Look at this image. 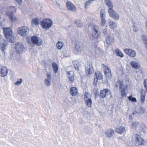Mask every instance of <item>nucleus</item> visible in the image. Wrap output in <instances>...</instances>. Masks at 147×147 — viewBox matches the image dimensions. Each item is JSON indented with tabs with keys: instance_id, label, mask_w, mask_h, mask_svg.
I'll use <instances>...</instances> for the list:
<instances>
[{
	"instance_id": "obj_1",
	"label": "nucleus",
	"mask_w": 147,
	"mask_h": 147,
	"mask_svg": "<svg viewBox=\"0 0 147 147\" xmlns=\"http://www.w3.org/2000/svg\"><path fill=\"white\" fill-rule=\"evenodd\" d=\"M105 3L106 5L109 8L108 12L110 17L115 20H119V14L113 9V5L110 0H105Z\"/></svg>"
},
{
	"instance_id": "obj_2",
	"label": "nucleus",
	"mask_w": 147,
	"mask_h": 147,
	"mask_svg": "<svg viewBox=\"0 0 147 147\" xmlns=\"http://www.w3.org/2000/svg\"><path fill=\"white\" fill-rule=\"evenodd\" d=\"M3 32L4 37L7 41L11 42L14 41L15 37L13 36V31L10 28H3Z\"/></svg>"
},
{
	"instance_id": "obj_3",
	"label": "nucleus",
	"mask_w": 147,
	"mask_h": 147,
	"mask_svg": "<svg viewBox=\"0 0 147 147\" xmlns=\"http://www.w3.org/2000/svg\"><path fill=\"white\" fill-rule=\"evenodd\" d=\"M118 82L119 83V89L121 90L120 92L121 97H126L127 95V92L128 89V85L126 84L124 85L123 82L122 80L118 81Z\"/></svg>"
},
{
	"instance_id": "obj_4",
	"label": "nucleus",
	"mask_w": 147,
	"mask_h": 147,
	"mask_svg": "<svg viewBox=\"0 0 147 147\" xmlns=\"http://www.w3.org/2000/svg\"><path fill=\"white\" fill-rule=\"evenodd\" d=\"M41 27L44 29H48L51 27L53 25L52 20L49 18L44 19L41 22Z\"/></svg>"
},
{
	"instance_id": "obj_5",
	"label": "nucleus",
	"mask_w": 147,
	"mask_h": 147,
	"mask_svg": "<svg viewBox=\"0 0 147 147\" xmlns=\"http://www.w3.org/2000/svg\"><path fill=\"white\" fill-rule=\"evenodd\" d=\"M29 32V29L26 26H22L19 28L17 30L18 34L23 36H25L27 35Z\"/></svg>"
},
{
	"instance_id": "obj_6",
	"label": "nucleus",
	"mask_w": 147,
	"mask_h": 147,
	"mask_svg": "<svg viewBox=\"0 0 147 147\" xmlns=\"http://www.w3.org/2000/svg\"><path fill=\"white\" fill-rule=\"evenodd\" d=\"M94 84L96 86L99 80H102L103 75L100 71H97L95 73L94 76Z\"/></svg>"
},
{
	"instance_id": "obj_7",
	"label": "nucleus",
	"mask_w": 147,
	"mask_h": 147,
	"mask_svg": "<svg viewBox=\"0 0 147 147\" xmlns=\"http://www.w3.org/2000/svg\"><path fill=\"white\" fill-rule=\"evenodd\" d=\"M84 98L86 105L89 107H91L92 101L91 100L90 94L88 92H85Z\"/></svg>"
},
{
	"instance_id": "obj_8",
	"label": "nucleus",
	"mask_w": 147,
	"mask_h": 147,
	"mask_svg": "<svg viewBox=\"0 0 147 147\" xmlns=\"http://www.w3.org/2000/svg\"><path fill=\"white\" fill-rule=\"evenodd\" d=\"M135 139L136 144L138 146H143L145 145L146 142L144 139L138 134L135 135Z\"/></svg>"
},
{
	"instance_id": "obj_9",
	"label": "nucleus",
	"mask_w": 147,
	"mask_h": 147,
	"mask_svg": "<svg viewBox=\"0 0 147 147\" xmlns=\"http://www.w3.org/2000/svg\"><path fill=\"white\" fill-rule=\"evenodd\" d=\"M104 68V74L107 80H109L112 77L110 68L107 65H103Z\"/></svg>"
},
{
	"instance_id": "obj_10",
	"label": "nucleus",
	"mask_w": 147,
	"mask_h": 147,
	"mask_svg": "<svg viewBox=\"0 0 147 147\" xmlns=\"http://www.w3.org/2000/svg\"><path fill=\"white\" fill-rule=\"evenodd\" d=\"M31 41L33 43L38 46L41 45L43 42L42 39L36 36H33L31 37Z\"/></svg>"
},
{
	"instance_id": "obj_11",
	"label": "nucleus",
	"mask_w": 147,
	"mask_h": 147,
	"mask_svg": "<svg viewBox=\"0 0 147 147\" xmlns=\"http://www.w3.org/2000/svg\"><path fill=\"white\" fill-rule=\"evenodd\" d=\"M92 63H89L85 67V71L86 75L90 76L91 75L94 71Z\"/></svg>"
},
{
	"instance_id": "obj_12",
	"label": "nucleus",
	"mask_w": 147,
	"mask_h": 147,
	"mask_svg": "<svg viewBox=\"0 0 147 147\" xmlns=\"http://www.w3.org/2000/svg\"><path fill=\"white\" fill-rule=\"evenodd\" d=\"M100 16L101 18V25L102 26H104L105 25L106 20L105 19V11L104 9L100 10Z\"/></svg>"
},
{
	"instance_id": "obj_13",
	"label": "nucleus",
	"mask_w": 147,
	"mask_h": 147,
	"mask_svg": "<svg viewBox=\"0 0 147 147\" xmlns=\"http://www.w3.org/2000/svg\"><path fill=\"white\" fill-rule=\"evenodd\" d=\"M98 27L96 25L93 26L92 30V36L94 38H98L99 36L98 34Z\"/></svg>"
},
{
	"instance_id": "obj_14",
	"label": "nucleus",
	"mask_w": 147,
	"mask_h": 147,
	"mask_svg": "<svg viewBox=\"0 0 147 147\" xmlns=\"http://www.w3.org/2000/svg\"><path fill=\"white\" fill-rule=\"evenodd\" d=\"M110 90L109 89L105 88L100 91L99 95L102 98H106L107 96L110 94Z\"/></svg>"
},
{
	"instance_id": "obj_15",
	"label": "nucleus",
	"mask_w": 147,
	"mask_h": 147,
	"mask_svg": "<svg viewBox=\"0 0 147 147\" xmlns=\"http://www.w3.org/2000/svg\"><path fill=\"white\" fill-rule=\"evenodd\" d=\"M125 53L129 56L135 57L136 55V52L133 50L130 49H125L124 50Z\"/></svg>"
},
{
	"instance_id": "obj_16",
	"label": "nucleus",
	"mask_w": 147,
	"mask_h": 147,
	"mask_svg": "<svg viewBox=\"0 0 147 147\" xmlns=\"http://www.w3.org/2000/svg\"><path fill=\"white\" fill-rule=\"evenodd\" d=\"M15 49L18 53H20L23 51L24 47L22 43H17L15 44Z\"/></svg>"
},
{
	"instance_id": "obj_17",
	"label": "nucleus",
	"mask_w": 147,
	"mask_h": 147,
	"mask_svg": "<svg viewBox=\"0 0 147 147\" xmlns=\"http://www.w3.org/2000/svg\"><path fill=\"white\" fill-rule=\"evenodd\" d=\"M66 5L67 9L71 11H75L76 8L74 5L71 2L69 1L67 2Z\"/></svg>"
},
{
	"instance_id": "obj_18",
	"label": "nucleus",
	"mask_w": 147,
	"mask_h": 147,
	"mask_svg": "<svg viewBox=\"0 0 147 147\" xmlns=\"http://www.w3.org/2000/svg\"><path fill=\"white\" fill-rule=\"evenodd\" d=\"M9 70L6 67L3 66L1 68V75L2 77H5L7 76Z\"/></svg>"
},
{
	"instance_id": "obj_19",
	"label": "nucleus",
	"mask_w": 147,
	"mask_h": 147,
	"mask_svg": "<svg viewBox=\"0 0 147 147\" xmlns=\"http://www.w3.org/2000/svg\"><path fill=\"white\" fill-rule=\"evenodd\" d=\"M71 95L72 96H76L78 95L79 93L76 87H72L70 89Z\"/></svg>"
},
{
	"instance_id": "obj_20",
	"label": "nucleus",
	"mask_w": 147,
	"mask_h": 147,
	"mask_svg": "<svg viewBox=\"0 0 147 147\" xmlns=\"http://www.w3.org/2000/svg\"><path fill=\"white\" fill-rule=\"evenodd\" d=\"M6 14L9 17V20L12 22H15L17 21V18L13 13H11L9 12H6Z\"/></svg>"
},
{
	"instance_id": "obj_21",
	"label": "nucleus",
	"mask_w": 147,
	"mask_h": 147,
	"mask_svg": "<svg viewBox=\"0 0 147 147\" xmlns=\"http://www.w3.org/2000/svg\"><path fill=\"white\" fill-rule=\"evenodd\" d=\"M68 77L70 81L73 82L74 81V73L73 71H71L67 72Z\"/></svg>"
},
{
	"instance_id": "obj_22",
	"label": "nucleus",
	"mask_w": 147,
	"mask_h": 147,
	"mask_svg": "<svg viewBox=\"0 0 147 147\" xmlns=\"http://www.w3.org/2000/svg\"><path fill=\"white\" fill-rule=\"evenodd\" d=\"M130 65L132 68L136 69H139L140 67V64L135 61H131L130 63Z\"/></svg>"
},
{
	"instance_id": "obj_23",
	"label": "nucleus",
	"mask_w": 147,
	"mask_h": 147,
	"mask_svg": "<svg viewBox=\"0 0 147 147\" xmlns=\"http://www.w3.org/2000/svg\"><path fill=\"white\" fill-rule=\"evenodd\" d=\"M114 132L113 130L111 129H108L105 132V135L107 137H110L112 136L114 134Z\"/></svg>"
},
{
	"instance_id": "obj_24",
	"label": "nucleus",
	"mask_w": 147,
	"mask_h": 147,
	"mask_svg": "<svg viewBox=\"0 0 147 147\" xmlns=\"http://www.w3.org/2000/svg\"><path fill=\"white\" fill-rule=\"evenodd\" d=\"M106 41L108 45H111L114 42V38L108 36L106 38Z\"/></svg>"
},
{
	"instance_id": "obj_25",
	"label": "nucleus",
	"mask_w": 147,
	"mask_h": 147,
	"mask_svg": "<svg viewBox=\"0 0 147 147\" xmlns=\"http://www.w3.org/2000/svg\"><path fill=\"white\" fill-rule=\"evenodd\" d=\"M125 127L121 126L119 127L116 128V131L120 134H121L125 131Z\"/></svg>"
},
{
	"instance_id": "obj_26",
	"label": "nucleus",
	"mask_w": 147,
	"mask_h": 147,
	"mask_svg": "<svg viewBox=\"0 0 147 147\" xmlns=\"http://www.w3.org/2000/svg\"><path fill=\"white\" fill-rule=\"evenodd\" d=\"M7 43L6 42L1 43L0 45V48L2 52L5 53L4 50L6 49Z\"/></svg>"
},
{
	"instance_id": "obj_27",
	"label": "nucleus",
	"mask_w": 147,
	"mask_h": 147,
	"mask_svg": "<svg viewBox=\"0 0 147 147\" xmlns=\"http://www.w3.org/2000/svg\"><path fill=\"white\" fill-rule=\"evenodd\" d=\"M52 65L55 73H56L58 72L59 68L57 64L54 62L52 63Z\"/></svg>"
},
{
	"instance_id": "obj_28",
	"label": "nucleus",
	"mask_w": 147,
	"mask_h": 147,
	"mask_svg": "<svg viewBox=\"0 0 147 147\" xmlns=\"http://www.w3.org/2000/svg\"><path fill=\"white\" fill-rule=\"evenodd\" d=\"M109 25L110 28L112 29H114L117 27V25L116 23L114 22L110 21L109 22Z\"/></svg>"
},
{
	"instance_id": "obj_29",
	"label": "nucleus",
	"mask_w": 147,
	"mask_h": 147,
	"mask_svg": "<svg viewBox=\"0 0 147 147\" xmlns=\"http://www.w3.org/2000/svg\"><path fill=\"white\" fill-rule=\"evenodd\" d=\"M9 11L7 12H9L11 13H14L16 11V9L14 7H11L9 8Z\"/></svg>"
},
{
	"instance_id": "obj_30",
	"label": "nucleus",
	"mask_w": 147,
	"mask_h": 147,
	"mask_svg": "<svg viewBox=\"0 0 147 147\" xmlns=\"http://www.w3.org/2000/svg\"><path fill=\"white\" fill-rule=\"evenodd\" d=\"M32 25L37 26L39 24V21L37 18H33L32 21Z\"/></svg>"
},
{
	"instance_id": "obj_31",
	"label": "nucleus",
	"mask_w": 147,
	"mask_h": 147,
	"mask_svg": "<svg viewBox=\"0 0 147 147\" xmlns=\"http://www.w3.org/2000/svg\"><path fill=\"white\" fill-rule=\"evenodd\" d=\"M75 47L76 50L77 51H81L82 50V47L80 46L78 42L75 44Z\"/></svg>"
},
{
	"instance_id": "obj_32",
	"label": "nucleus",
	"mask_w": 147,
	"mask_h": 147,
	"mask_svg": "<svg viewBox=\"0 0 147 147\" xmlns=\"http://www.w3.org/2000/svg\"><path fill=\"white\" fill-rule=\"evenodd\" d=\"M115 53L117 55L121 57H123L124 56L123 54L119 49L116 50Z\"/></svg>"
},
{
	"instance_id": "obj_33",
	"label": "nucleus",
	"mask_w": 147,
	"mask_h": 147,
	"mask_svg": "<svg viewBox=\"0 0 147 147\" xmlns=\"http://www.w3.org/2000/svg\"><path fill=\"white\" fill-rule=\"evenodd\" d=\"M143 91H141V102L142 103H143L145 101V96L146 94L144 93V94H143Z\"/></svg>"
},
{
	"instance_id": "obj_34",
	"label": "nucleus",
	"mask_w": 147,
	"mask_h": 147,
	"mask_svg": "<svg viewBox=\"0 0 147 147\" xmlns=\"http://www.w3.org/2000/svg\"><path fill=\"white\" fill-rule=\"evenodd\" d=\"M63 44L61 41H58L57 44V47L58 49H61L63 47Z\"/></svg>"
},
{
	"instance_id": "obj_35",
	"label": "nucleus",
	"mask_w": 147,
	"mask_h": 147,
	"mask_svg": "<svg viewBox=\"0 0 147 147\" xmlns=\"http://www.w3.org/2000/svg\"><path fill=\"white\" fill-rule=\"evenodd\" d=\"M128 98L129 101L133 102H136L137 100L136 98L132 96V95H130L128 97Z\"/></svg>"
},
{
	"instance_id": "obj_36",
	"label": "nucleus",
	"mask_w": 147,
	"mask_h": 147,
	"mask_svg": "<svg viewBox=\"0 0 147 147\" xmlns=\"http://www.w3.org/2000/svg\"><path fill=\"white\" fill-rule=\"evenodd\" d=\"M76 23L78 27H82L83 26L81 21L80 20H76Z\"/></svg>"
},
{
	"instance_id": "obj_37",
	"label": "nucleus",
	"mask_w": 147,
	"mask_h": 147,
	"mask_svg": "<svg viewBox=\"0 0 147 147\" xmlns=\"http://www.w3.org/2000/svg\"><path fill=\"white\" fill-rule=\"evenodd\" d=\"M91 1L90 0H88L85 3V7L86 9L88 6L90 5L91 3Z\"/></svg>"
},
{
	"instance_id": "obj_38",
	"label": "nucleus",
	"mask_w": 147,
	"mask_h": 147,
	"mask_svg": "<svg viewBox=\"0 0 147 147\" xmlns=\"http://www.w3.org/2000/svg\"><path fill=\"white\" fill-rule=\"evenodd\" d=\"M19 81H17L15 83V85H20L22 82V80L21 78L19 79Z\"/></svg>"
},
{
	"instance_id": "obj_39",
	"label": "nucleus",
	"mask_w": 147,
	"mask_h": 147,
	"mask_svg": "<svg viewBox=\"0 0 147 147\" xmlns=\"http://www.w3.org/2000/svg\"><path fill=\"white\" fill-rule=\"evenodd\" d=\"M139 124V123L135 122L132 123L131 125H132V127H135L136 128L137 126H138V125Z\"/></svg>"
},
{
	"instance_id": "obj_40",
	"label": "nucleus",
	"mask_w": 147,
	"mask_h": 147,
	"mask_svg": "<svg viewBox=\"0 0 147 147\" xmlns=\"http://www.w3.org/2000/svg\"><path fill=\"white\" fill-rule=\"evenodd\" d=\"M144 85L146 90L147 92V79L144 80Z\"/></svg>"
},
{
	"instance_id": "obj_41",
	"label": "nucleus",
	"mask_w": 147,
	"mask_h": 147,
	"mask_svg": "<svg viewBox=\"0 0 147 147\" xmlns=\"http://www.w3.org/2000/svg\"><path fill=\"white\" fill-rule=\"evenodd\" d=\"M50 80H48V79H45V84L47 85H50L51 84Z\"/></svg>"
},
{
	"instance_id": "obj_42",
	"label": "nucleus",
	"mask_w": 147,
	"mask_h": 147,
	"mask_svg": "<svg viewBox=\"0 0 147 147\" xmlns=\"http://www.w3.org/2000/svg\"><path fill=\"white\" fill-rule=\"evenodd\" d=\"M47 76L48 77L47 79L50 80L51 79V76L50 74L49 73H47Z\"/></svg>"
},
{
	"instance_id": "obj_43",
	"label": "nucleus",
	"mask_w": 147,
	"mask_h": 147,
	"mask_svg": "<svg viewBox=\"0 0 147 147\" xmlns=\"http://www.w3.org/2000/svg\"><path fill=\"white\" fill-rule=\"evenodd\" d=\"M103 32L105 35H106L107 34V29H105L103 30Z\"/></svg>"
},
{
	"instance_id": "obj_44",
	"label": "nucleus",
	"mask_w": 147,
	"mask_h": 147,
	"mask_svg": "<svg viewBox=\"0 0 147 147\" xmlns=\"http://www.w3.org/2000/svg\"><path fill=\"white\" fill-rule=\"evenodd\" d=\"M18 3H19V4H20L22 3V0H15Z\"/></svg>"
},
{
	"instance_id": "obj_45",
	"label": "nucleus",
	"mask_w": 147,
	"mask_h": 147,
	"mask_svg": "<svg viewBox=\"0 0 147 147\" xmlns=\"http://www.w3.org/2000/svg\"><path fill=\"white\" fill-rule=\"evenodd\" d=\"M144 112L145 111L144 110H142V108H141L140 111V113H144Z\"/></svg>"
},
{
	"instance_id": "obj_46",
	"label": "nucleus",
	"mask_w": 147,
	"mask_h": 147,
	"mask_svg": "<svg viewBox=\"0 0 147 147\" xmlns=\"http://www.w3.org/2000/svg\"><path fill=\"white\" fill-rule=\"evenodd\" d=\"M75 68L76 69L79 70V67L77 65H75Z\"/></svg>"
},
{
	"instance_id": "obj_47",
	"label": "nucleus",
	"mask_w": 147,
	"mask_h": 147,
	"mask_svg": "<svg viewBox=\"0 0 147 147\" xmlns=\"http://www.w3.org/2000/svg\"><path fill=\"white\" fill-rule=\"evenodd\" d=\"M137 113V112L136 111H134L132 113H131V115H134L135 114H136Z\"/></svg>"
},
{
	"instance_id": "obj_48",
	"label": "nucleus",
	"mask_w": 147,
	"mask_h": 147,
	"mask_svg": "<svg viewBox=\"0 0 147 147\" xmlns=\"http://www.w3.org/2000/svg\"><path fill=\"white\" fill-rule=\"evenodd\" d=\"M133 30L134 31H136V32L137 31V30H136L135 29H134Z\"/></svg>"
},
{
	"instance_id": "obj_49",
	"label": "nucleus",
	"mask_w": 147,
	"mask_h": 147,
	"mask_svg": "<svg viewBox=\"0 0 147 147\" xmlns=\"http://www.w3.org/2000/svg\"><path fill=\"white\" fill-rule=\"evenodd\" d=\"M115 87H117L118 85L117 84L116 85Z\"/></svg>"
},
{
	"instance_id": "obj_50",
	"label": "nucleus",
	"mask_w": 147,
	"mask_h": 147,
	"mask_svg": "<svg viewBox=\"0 0 147 147\" xmlns=\"http://www.w3.org/2000/svg\"><path fill=\"white\" fill-rule=\"evenodd\" d=\"M144 93H145H145H144Z\"/></svg>"
}]
</instances>
